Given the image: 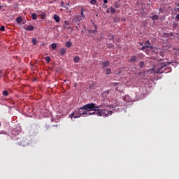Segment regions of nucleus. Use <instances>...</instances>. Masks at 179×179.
<instances>
[{
	"label": "nucleus",
	"mask_w": 179,
	"mask_h": 179,
	"mask_svg": "<svg viewBox=\"0 0 179 179\" xmlns=\"http://www.w3.org/2000/svg\"><path fill=\"white\" fill-rule=\"evenodd\" d=\"M99 107L96 104L91 103H87L80 107L81 110H84L87 114L85 115H98V117H107V115H112L113 111L107 109H99Z\"/></svg>",
	"instance_id": "obj_1"
},
{
	"label": "nucleus",
	"mask_w": 179,
	"mask_h": 179,
	"mask_svg": "<svg viewBox=\"0 0 179 179\" xmlns=\"http://www.w3.org/2000/svg\"><path fill=\"white\" fill-rule=\"evenodd\" d=\"M74 114L76 115L74 118H80L82 115H86L87 113L84 111V110H82L80 108H78L76 110L74 111Z\"/></svg>",
	"instance_id": "obj_2"
},
{
	"label": "nucleus",
	"mask_w": 179,
	"mask_h": 179,
	"mask_svg": "<svg viewBox=\"0 0 179 179\" xmlns=\"http://www.w3.org/2000/svg\"><path fill=\"white\" fill-rule=\"evenodd\" d=\"M170 64L171 63V62L162 63L161 66L159 67V69H157L158 73H163V72H164V71H163V69L166 68V66H169Z\"/></svg>",
	"instance_id": "obj_3"
},
{
	"label": "nucleus",
	"mask_w": 179,
	"mask_h": 179,
	"mask_svg": "<svg viewBox=\"0 0 179 179\" xmlns=\"http://www.w3.org/2000/svg\"><path fill=\"white\" fill-rule=\"evenodd\" d=\"M36 13L38 16L41 17V19H42V20H44L47 17V14H45V13H44L40 10H36Z\"/></svg>",
	"instance_id": "obj_4"
},
{
	"label": "nucleus",
	"mask_w": 179,
	"mask_h": 179,
	"mask_svg": "<svg viewBox=\"0 0 179 179\" xmlns=\"http://www.w3.org/2000/svg\"><path fill=\"white\" fill-rule=\"evenodd\" d=\"M155 54L156 55H157L158 57H164V51L162 50H157V51H155Z\"/></svg>",
	"instance_id": "obj_5"
},
{
	"label": "nucleus",
	"mask_w": 179,
	"mask_h": 179,
	"mask_svg": "<svg viewBox=\"0 0 179 179\" xmlns=\"http://www.w3.org/2000/svg\"><path fill=\"white\" fill-rule=\"evenodd\" d=\"M145 45L147 48H150V50H152V51H153L154 50V47L153 46H150V41H147L145 43Z\"/></svg>",
	"instance_id": "obj_6"
},
{
	"label": "nucleus",
	"mask_w": 179,
	"mask_h": 179,
	"mask_svg": "<svg viewBox=\"0 0 179 179\" xmlns=\"http://www.w3.org/2000/svg\"><path fill=\"white\" fill-rule=\"evenodd\" d=\"M27 31H33L34 30V27L33 25L28 26L25 28Z\"/></svg>",
	"instance_id": "obj_7"
},
{
	"label": "nucleus",
	"mask_w": 179,
	"mask_h": 179,
	"mask_svg": "<svg viewBox=\"0 0 179 179\" xmlns=\"http://www.w3.org/2000/svg\"><path fill=\"white\" fill-rule=\"evenodd\" d=\"M175 12H176V15L175 19H176V20H178V21H179V8H176V9H175Z\"/></svg>",
	"instance_id": "obj_8"
},
{
	"label": "nucleus",
	"mask_w": 179,
	"mask_h": 179,
	"mask_svg": "<svg viewBox=\"0 0 179 179\" xmlns=\"http://www.w3.org/2000/svg\"><path fill=\"white\" fill-rule=\"evenodd\" d=\"M93 27H94V29H91L90 31V33H96V31H97V26H96V24L94 23H93L92 28Z\"/></svg>",
	"instance_id": "obj_9"
},
{
	"label": "nucleus",
	"mask_w": 179,
	"mask_h": 179,
	"mask_svg": "<svg viewBox=\"0 0 179 179\" xmlns=\"http://www.w3.org/2000/svg\"><path fill=\"white\" fill-rule=\"evenodd\" d=\"M107 66H110V61L108 60L103 63L102 68H107Z\"/></svg>",
	"instance_id": "obj_10"
},
{
	"label": "nucleus",
	"mask_w": 179,
	"mask_h": 179,
	"mask_svg": "<svg viewBox=\"0 0 179 179\" xmlns=\"http://www.w3.org/2000/svg\"><path fill=\"white\" fill-rule=\"evenodd\" d=\"M53 18L57 23H59L61 18L58 16V15H55Z\"/></svg>",
	"instance_id": "obj_11"
},
{
	"label": "nucleus",
	"mask_w": 179,
	"mask_h": 179,
	"mask_svg": "<svg viewBox=\"0 0 179 179\" xmlns=\"http://www.w3.org/2000/svg\"><path fill=\"white\" fill-rule=\"evenodd\" d=\"M66 52V50H65V48H62L60 50V55L62 56L65 55Z\"/></svg>",
	"instance_id": "obj_12"
},
{
	"label": "nucleus",
	"mask_w": 179,
	"mask_h": 179,
	"mask_svg": "<svg viewBox=\"0 0 179 179\" xmlns=\"http://www.w3.org/2000/svg\"><path fill=\"white\" fill-rule=\"evenodd\" d=\"M16 22L17 23H22V22H23V18L22 17H18L16 19Z\"/></svg>",
	"instance_id": "obj_13"
},
{
	"label": "nucleus",
	"mask_w": 179,
	"mask_h": 179,
	"mask_svg": "<svg viewBox=\"0 0 179 179\" xmlns=\"http://www.w3.org/2000/svg\"><path fill=\"white\" fill-rule=\"evenodd\" d=\"M73 61H74V62L78 63V62H79V61H80V57H79L78 56L75 57L73 58Z\"/></svg>",
	"instance_id": "obj_14"
},
{
	"label": "nucleus",
	"mask_w": 179,
	"mask_h": 179,
	"mask_svg": "<svg viewBox=\"0 0 179 179\" xmlns=\"http://www.w3.org/2000/svg\"><path fill=\"white\" fill-rule=\"evenodd\" d=\"M32 20H37V14L32 13L31 14Z\"/></svg>",
	"instance_id": "obj_15"
},
{
	"label": "nucleus",
	"mask_w": 179,
	"mask_h": 179,
	"mask_svg": "<svg viewBox=\"0 0 179 179\" xmlns=\"http://www.w3.org/2000/svg\"><path fill=\"white\" fill-rule=\"evenodd\" d=\"M136 59H137L136 56H132L131 58L130 59V62H135Z\"/></svg>",
	"instance_id": "obj_16"
},
{
	"label": "nucleus",
	"mask_w": 179,
	"mask_h": 179,
	"mask_svg": "<svg viewBox=\"0 0 179 179\" xmlns=\"http://www.w3.org/2000/svg\"><path fill=\"white\" fill-rule=\"evenodd\" d=\"M139 67L140 68H145V62L143 61L140 62Z\"/></svg>",
	"instance_id": "obj_17"
},
{
	"label": "nucleus",
	"mask_w": 179,
	"mask_h": 179,
	"mask_svg": "<svg viewBox=\"0 0 179 179\" xmlns=\"http://www.w3.org/2000/svg\"><path fill=\"white\" fill-rule=\"evenodd\" d=\"M177 27H178V22H173V28L177 29Z\"/></svg>",
	"instance_id": "obj_18"
},
{
	"label": "nucleus",
	"mask_w": 179,
	"mask_h": 179,
	"mask_svg": "<svg viewBox=\"0 0 179 179\" xmlns=\"http://www.w3.org/2000/svg\"><path fill=\"white\" fill-rule=\"evenodd\" d=\"M31 43L33 45H36V44H37V39L36 38H32Z\"/></svg>",
	"instance_id": "obj_19"
},
{
	"label": "nucleus",
	"mask_w": 179,
	"mask_h": 179,
	"mask_svg": "<svg viewBox=\"0 0 179 179\" xmlns=\"http://www.w3.org/2000/svg\"><path fill=\"white\" fill-rule=\"evenodd\" d=\"M71 45H72V43L71 41H68L66 43V47H67V48H70Z\"/></svg>",
	"instance_id": "obj_20"
},
{
	"label": "nucleus",
	"mask_w": 179,
	"mask_h": 179,
	"mask_svg": "<svg viewBox=\"0 0 179 179\" xmlns=\"http://www.w3.org/2000/svg\"><path fill=\"white\" fill-rule=\"evenodd\" d=\"M69 26V21H64V27L66 29Z\"/></svg>",
	"instance_id": "obj_21"
},
{
	"label": "nucleus",
	"mask_w": 179,
	"mask_h": 179,
	"mask_svg": "<svg viewBox=\"0 0 179 179\" xmlns=\"http://www.w3.org/2000/svg\"><path fill=\"white\" fill-rule=\"evenodd\" d=\"M90 3H91V5H96L97 4V1L96 0H91L90 1Z\"/></svg>",
	"instance_id": "obj_22"
},
{
	"label": "nucleus",
	"mask_w": 179,
	"mask_h": 179,
	"mask_svg": "<svg viewBox=\"0 0 179 179\" xmlns=\"http://www.w3.org/2000/svg\"><path fill=\"white\" fill-rule=\"evenodd\" d=\"M45 61H46L47 64L50 63V61H51V57H45Z\"/></svg>",
	"instance_id": "obj_23"
},
{
	"label": "nucleus",
	"mask_w": 179,
	"mask_h": 179,
	"mask_svg": "<svg viewBox=\"0 0 179 179\" xmlns=\"http://www.w3.org/2000/svg\"><path fill=\"white\" fill-rule=\"evenodd\" d=\"M151 19H152V20H157L159 19V16H158V15H152V16L151 17Z\"/></svg>",
	"instance_id": "obj_24"
},
{
	"label": "nucleus",
	"mask_w": 179,
	"mask_h": 179,
	"mask_svg": "<svg viewBox=\"0 0 179 179\" xmlns=\"http://www.w3.org/2000/svg\"><path fill=\"white\" fill-rule=\"evenodd\" d=\"M51 48L52 50H55L57 48V43H52Z\"/></svg>",
	"instance_id": "obj_25"
},
{
	"label": "nucleus",
	"mask_w": 179,
	"mask_h": 179,
	"mask_svg": "<svg viewBox=\"0 0 179 179\" xmlns=\"http://www.w3.org/2000/svg\"><path fill=\"white\" fill-rule=\"evenodd\" d=\"M3 94L4 95V96H9V92H8V91H6V90H4V91H3Z\"/></svg>",
	"instance_id": "obj_26"
},
{
	"label": "nucleus",
	"mask_w": 179,
	"mask_h": 179,
	"mask_svg": "<svg viewBox=\"0 0 179 179\" xmlns=\"http://www.w3.org/2000/svg\"><path fill=\"white\" fill-rule=\"evenodd\" d=\"M110 12H111V13H115V12H117V10L115 8L111 7Z\"/></svg>",
	"instance_id": "obj_27"
},
{
	"label": "nucleus",
	"mask_w": 179,
	"mask_h": 179,
	"mask_svg": "<svg viewBox=\"0 0 179 179\" xmlns=\"http://www.w3.org/2000/svg\"><path fill=\"white\" fill-rule=\"evenodd\" d=\"M111 73V69H107L106 75H110Z\"/></svg>",
	"instance_id": "obj_28"
},
{
	"label": "nucleus",
	"mask_w": 179,
	"mask_h": 179,
	"mask_svg": "<svg viewBox=\"0 0 179 179\" xmlns=\"http://www.w3.org/2000/svg\"><path fill=\"white\" fill-rule=\"evenodd\" d=\"M83 11H84V10H83V8H82V9H81V13H80V14H81L82 17H83V19H85V14H84Z\"/></svg>",
	"instance_id": "obj_29"
},
{
	"label": "nucleus",
	"mask_w": 179,
	"mask_h": 179,
	"mask_svg": "<svg viewBox=\"0 0 179 179\" xmlns=\"http://www.w3.org/2000/svg\"><path fill=\"white\" fill-rule=\"evenodd\" d=\"M75 112H73L71 114H70V115H69V117H70V118H73V117H75Z\"/></svg>",
	"instance_id": "obj_30"
},
{
	"label": "nucleus",
	"mask_w": 179,
	"mask_h": 179,
	"mask_svg": "<svg viewBox=\"0 0 179 179\" xmlns=\"http://www.w3.org/2000/svg\"><path fill=\"white\" fill-rule=\"evenodd\" d=\"M0 30H1V31H5V26H1L0 27Z\"/></svg>",
	"instance_id": "obj_31"
},
{
	"label": "nucleus",
	"mask_w": 179,
	"mask_h": 179,
	"mask_svg": "<svg viewBox=\"0 0 179 179\" xmlns=\"http://www.w3.org/2000/svg\"><path fill=\"white\" fill-rule=\"evenodd\" d=\"M114 6H115V8H116V9H118V8H120V5L117 4V3H115L114 4Z\"/></svg>",
	"instance_id": "obj_32"
},
{
	"label": "nucleus",
	"mask_w": 179,
	"mask_h": 179,
	"mask_svg": "<svg viewBox=\"0 0 179 179\" xmlns=\"http://www.w3.org/2000/svg\"><path fill=\"white\" fill-rule=\"evenodd\" d=\"M3 76V74L2 73V70H0V79Z\"/></svg>",
	"instance_id": "obj_33"
},
{
	"label": "nucleus",
	"mask_w": 179,
	"mask_h": 179,
	"mask_svg": "<svg viewBox=\"0 0 179 179\" xmlns=\"http://www.w3.org/2000/svg\"><path fill=\"white\" fill-rule=\"evenodd\" d=\"M145 48H148L146 46H143L141 48V51H144L145 50Z\"/></svg>",
	"instance_id": "obj_34"
},
{
	"label": "nucleus",
	"mask_w": 179,
	"mask_h": 179,
	"mask_svg": "<svg viewBox=\"0 0 179 179\" xmlns=\"http://www.w3.org/2000/svg\"><path fill=\"white\" fill-rule=\"evenodd\" d=\"M108 48H113V44H110L108 45Z\"/></svg>",
	"instance_id": "obj_35"
},
{
	"label": "nucleus",
	"mask_w": 179,
	"mask_h": 179,
	"mask_svg": "<svg viewBox=\"0 0 179 179\" xmlns=\"http://www.w3.org/2000/svg\"><path fill=\"white\" fill-rule=\"evenodd\" d=\"M111 40H113V41H114V35H112V37L110 38V41H111Z\"/></svg>",
	"instance_id": "obj_36"
},
{
	"label": "nucleus",
	"mask_w": 179,
	"mask_h": 179,
	"mask_svg": "<svg viewBox=\"0 0 179 179\" xmlns=\"http://www.w3.org/2000/svg\"><path fill=\"white\" fill-rule=\"evenodd\" d=\"M104 3H108V0H103Z\"/></svg>",
	"instance_id": "obj_37"
},
{
	"label": "nucleus",
	"mask_w": 179,
	"mask_h": 179,
	"mask_svg": "<svg viewBox=\"0 0 179 179\" xmlns=\"http://www.w3.org/2000/svg\"><path fill=\"white\" fill-rule=\"evenodd\" d=\"M41 45V47H44V45H45V43H42Z\"/></svg>",
	"instance_id": "obj_38"
},
{
	"label": "nucleus",
	"mask_w": 179,
	"mask_h": 179,
	"mask_svg": "<svg viewBox=\"0 0 179 179\" xmlns=\"http://www.w3.org/2000/svg\"><path fill=\"white\" fill-rule=\"evenodd\" d=\"M1 9H2V6L1 5H0V10H1Z\"/></svg>",
	"instance_id": "obj_39"
},
{
	"label": "nucleus",
	"mask_w": 179,
	"mask_h": 179,
	"mask_svg": "<svg viewBox=\"0 0 179 179\" xmlns=\"http://www.w3.org/2000/svg\"><path fill=\"white\" fill-rule=\"evenodd\" d=\"M76 86H77V85L76 84V85H74V87H76Z\"/></svg>",
	"instance_id": "obj_40"
},
{
	"label": "nucleus",
	"mask_w": 179,
	"mask_h": 179,
	"mask_svg": "<svg viewBox=\"0 0 179 179\" xmlns=\"http://www.w3.org/2000/svg\"><path fill=\"white\" fill-rule=\"evenodd\" d=\"M141 45H143V43H141Z\"/></svg>",
	"instance_id": "obj_41"
},
{
	"label": "nucleus",
	"mask_w": 179,
	"mask_h": 179,
	"mask_svg": "<svg viewBox=\"0 0 179 179\" xmlns=\"http://www.w3.org/2000/svg\"><path fill=\"white\" fill-rule=\"evenodd\" d=\"M77 17H79V16L78 15Z\"/></svg>",
	"instance_id": "obj_42"
},
{
	"label": "nucleus",
	"mask_w": 179,
	"mask_h": 179,
	"mask_svg": "<svg viewBox=\"0 0 179 179\" xmlns=\"http://www.w3.org/2000/svg\"><path fill=\"white\" fill-rule=\"evenodd\" d=\"M152 51H154V52H155V50H152Z\"/></svg>",
	"instance_id": "obj_43"
}]
</instances>
